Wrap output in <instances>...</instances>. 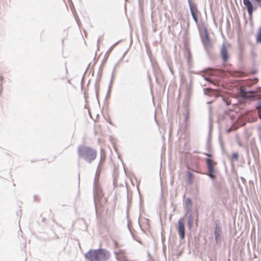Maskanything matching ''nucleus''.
<instances>
[{
	"mask_svg": "<svg viewBox=\"0 0 261 261\" xmlns=\"http://www.w3.org/2000/svg\"><path fill=\"white\" fill-rule=\"evenodd\" d=\"M85 256L89 261H101L108 259L109 253L105 249L90 250Z\"/></svg>",
	"mask_w": 261,
	"mask_h": 261,
	"instance_id": "f257e3e1",
	"label": "nucleus"
},
{
	"mask_svg": "<svg viewBox=\"0 0 261 261\" xmlns=\"http://www.w3.org/2000/svg\"><path fill=\"white\" fill-rule=\"evenodd\" d=\"M80 157L88 162H91L96 156V152L93 149L86 146H80L78 149Z\"/></svg>",
	"mask_w": 261,
	"mask_h": 261,
	"instance_id": "f03ea898",
	"label": "nucleus"
},
{
	"mask_svg": "<svg viewBox=\"0 0 261 261\" xmlns=\"http://www.w3.org/2000/svg\"><path fill=\"white\" fill-rule=\"evenodd\" d=\"M201 39L205 49L206 50L208 49L211 47V45L208 32L206 29L204 30V33L201 35Z\"/></svg>",
	"mask_w": 261,
	"mask_h": 261,
	"instance_id": "7ed1b4c3",
	"label": "nucleus"
},
{
	"mask_svg": "<svg viewBox=\"0 0 261 261\" xmlns=\"http://www.w3.org/2000/svg\"><path fill=\"white\" fill-rule=\"evenodd\" d=\"M184 222V220L183 218H180L178 221V230L181 239H184L185 236Z\"/></svg>",
	"mask_w": 261,
	"mask_h": 261,
	"instance_id": "20e7f679",
	"label": "nucleus"
},
{
	"mask_svg": "<svg viewBox=\"0 0 261 261\" xmlns=\"http://www.w3.org/2000/svg\"><path fill=\"white\" fill-rule=\"evenodd\" d=\"M221 233V228L217 225L215 230V240L217 243H219L221 241L220 236Z\"/></svg>",
	"mask_w": 261,
	"mask_h": 261,
	"instance_id": "39448f33",
	"label": "nucleus"
},
{
	"mask_svg": "<svg viewBox=\"0 0 261 261\" xmlns=\"http://www.w3.org/2000/svg\"><path fill=\"white\" fill-rule=\"evenodd\" d=\"M244 5L247 7V11L250 15L252 14L253 7L252 3L250 0H243Z\"/></svg>",
	"mask_w": 261,
	"mask_h": 261,
	"instance_id": "423d86ee",
	"label": "nucleus"
},
{
	"mask_svg": "<svg viewBox=\"0 0 261 261\" xmlns=\"http://www.w3.org/2000/svg\"><path fill=\"white\" fill-rule=\"evenodd\" d=\"M221 55L223 60L225 62L228 60V53L224 44H223L221 49Z\"/></svg>",
	"mask_w": 261,
	"mask_h": 261,
	"instance_id": "0eeeda50",
	"label": "nucleus"
},
{
	"mask_svg": "<svg viewBox=\"0 0 261 261\" xmlns=\"http://www.w3.org/2000/svg\"><path fill=\"white\" fill-rule=\"evenodd\" d=\"M212 162V161H211V159H207V168H208V171L210 172L209 176L212 178H214V175H213V173L214 170H213Z\"/></svg>",
	"mask_w": 261,
	"mask_h": 261,
	"instance_id": "6e6552de",
	"label": "nucleus"
},
{
	"mask_svg": "<svg viewBox=\"0 0 261 261\" xmlns=\"http://www.w3.org/2000/svg\"><path fill=\"white\" fill-rule=\"evenodd\" d=\"M213 71L211 69H207L205 71H202L201 72V76L204 77V80L210 81V79L207 77L208 75H212Z\"/></svg>",
	"mask_w": 261,
	"mask_h": 261,
	"instance_id": "1a4fd4ad",
	"label": "nucleus"
},
{
	"mask_svg": "<svg viewBox=\"0 0 261 261\" xmlns=\"http://www.w3.org/2000/svg\"><path fill=\"white\" fill-rule=\"evenodd\" d=\"M189 5L190 6L191 13H197V9L196 7L192 4L191 0H188Z\"/></svg>",
	"mask_w": 261,
	"mask_h": 261,
	"instance_id": "9d476101",
	"label": "nucleus"
},
{
	"mask_svg": "<svg viewBox=\"0 0 261 261\" xmlns=\"http://www.w3.org/2000/svg\"><path fill=\"white\" fill-rule=\"evenodd\" d=\"M193 224V217L192 214H190L188 218V225L189 229H191Z\"/></svg>",
	"mask_w": 261,
	"mask_h": 261,
	"instance_id": "9b49d317",
	"label": "nucleus"
},
{
	"mask_svg": "<svg viewBox=\"0 0 261 261\" xmlns=\"http://www.w3.org/2000/svg\"><path fill=\"white\" fill-rule=\"evenodd\" d=\"M256 41L257 42H261V28L258 29L256 35Z\"/></svg>",
	"mask_w": 261,
	"mask_h": 261,
	"instance_id": "f8f14e48",
	"label": "nucleus"
},
{
	"mask_svg": "<svg viewBox=\"0 0 261 261\" xmlns=\"http://www.w3.org/2000/svg\"><path fill=\"white\" fill-rule=\"evenodd\" d=\"M257 109L259 118L261 119V101L258 103Z\"/></svg>",
	"mask_w": 261,
	"mask_h": 261,
	"instance_id": "ddd939ff",
	"label": "nucleus"
},
{
	"mask_svg": "<svg viewBox=\"0 0 261 261\" xmlns=\"http://www.w3.org/2000/svg\"><path fill=\"white\" fill-rule=\"evenodd\" d=\"M197 13H191L192 14V15L193 16V18L194 19V20H195V21L197 23V21H198V19H197Z\"/></svg>",
	"mask_w": 261,
	"mask_h": 261,
	"instance_id": "4468645a",
	"label": "nucleus"
},
{
	"mask_svg": "<svg viewBox=\"0 0 261 261\" xmlns=\"http://www.w3.org/2000/svg\"><path fill=\"white\" fill-rule=\"evenodd\" d=\"M223 100L225 102L227 105H229L231 103V101L229 100L228 99H226L225 97H223Z\"/></svg>",
	"mask_w": 261,
	"mask_h": 261,
	"instance_id": "2eb2a0df",
	"label": "nucleus"
},
{
	"mask_svg": "<svg viewBox=\"0 0 261 261\" xmlns=\"http://www.w3.org/2000/svg\"><path fill=\"white\" fill-rule=\"evenodd\" d=\"M232 158L233 159H235V160H238V154L237 153H233L232 154Z\"/></svg>",
	"mask_w": 261,
	"mask_h": 261,
	"instance_id": "dca6fc26",
	"label": "nucleus"
},
{
	"mask_svg": "<svg viewBox=\"0 0 261 261\" xmlns=\"http://www.w3.org/2000/svg\"><path fill=\"white\" fill-rule=\"evenodd\" d=\"M186 202L187 203H189L190 204H191V201L190 198H188L186 199Z\"/></svg>",
	"mask_w": 261,
	"mask_h": 261,
	"instance_id": "f3484780",
	"label": "nucleus"
},
{
	"mask_svg": "<svg viewBox=\"0 0 261 261\" xmlns=\"http://www.w3.org/2000/svg\"><path fill=\"white\" fill-rule=\"evenodd\" d=\"M255 1L257 3H260L261 2V0H255Z\"/></svg>",
	"mask_w": 261,
	"mask_h": 261,
	"instance_id": "a211bd4d",
	"label": "nucleus"
},
{
	"mask_svg": "<svg viewBox=\"0 0 261 261\" xmlns=\"http://www.w3.org/2000/svg\"><path fill=\"white\" fill-rule=\"evenodd\" d=\"M114 47V45L112 46V47L110 48V50H111Z\"/></svg>",
	"mask_w": 261,
	"mask_h": 261,
	"instance_id": "6ab92c4d",
	"label": "nucleus"
},
{
	"mask_svg": "<svg viewBox=\"0 0 261 261\" xmlns=\"http://www.w3.org/2000/svg\"><path fill=\"white\" fill-rule=\"evenodd\" d=\"M189 176H191V173L190 172L189 173Z\"/></svg>",
	"mask_w": 261,
	"mask_h": 261,
	"instance_id": "aec40b11",
	"label": "nucleus"
}]
</instances>
